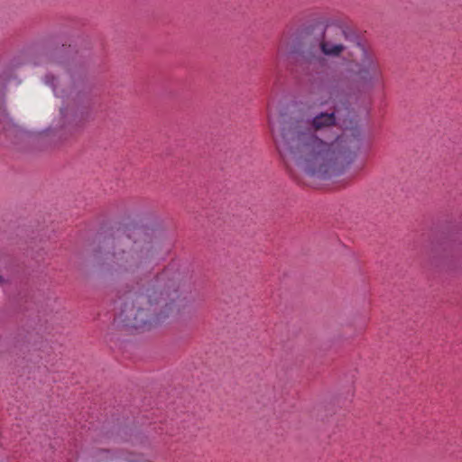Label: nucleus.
Wrapping results in <instances>:
<instances>
[{"instance_id":"f257e3e1","label":"nucleus","mask_w":462,"mask_h":462,"mask_svg":"<svg viewBox=\"0 0 462 462\" xmlns=\"http://www.w3.org/2000/svg\"><path fill=\"white\" fill-rule=\"evenodd\" d=\"M194 300L191 276L167 268L156 275L145 295L135 293L124 302L117 322L128 330H148L170 317L186 313Z\"/></svg>"},{"instance_id":"6e6552de","label":"nucleus","mask_w":462,"mask_h":462,"mask_svg":"<svg viewBox=\"0 0 462 462\" xmlns=\"http://www.w3.org/2000/svg\"><path fill=\"white\" fill-rule=\"evenodd\" d=\"M5 283L4 277L0 274V285H3Z\"/></svg>"},{"instance_id":"20e7f679","label":"nucleus","mask_w":462,"mask_h":462,"mask_svg":"<svg viewBox=\"0 0 462 462\" xmlns=\"http://www.w3.org/2000/svg\"><path fill=\"white\" fill-rule=\"evenodd\" d=\"M362 53L356 62V76L358 83L365 88H373L383 82V69L377 55L361 43Z\"/></svg>"},{"instance_id":"0eeeda50","label":"nucleus","mask_w":462,"mask_h":462,"mask_svg":"<svg viewBox=\"0 0 462 462\" xmlns=\"http://www.w3.org/2000/svg\"><path fill=\"white\" fill-rule=\"evenodd\" d=\"M14 126L5 109L0 107V131H9Z\"/></svg>"},{"instance_id":"f03ea898","label":"nucleus","mask_w":462,"mask_h":462,"mask_svg":"<svg viewBox=\"0 0 462 462\" xmlns=\"http://www.w3.org/2000/svg\"><path fill=\"white\" fill-rule=\"evenodd\" d=\"M337 125L334 111L311 116L305 109L293 112L282 137L296 166L305 174L324 178L336 171L339 161L346 158L342 139L328 141L319 133Z\"/></svg>"},{"instance_id":"39448f33","label":"nucleus","mask_w":462,"mask_h":462,"mask_svg":"<svg viewBox=\"0 0 462 462\" xmlns=\"http://www.w3.org/2000/svg\"><path fill=\"white\" fill-rule=\"evenodd\" d=\"M113 257L118 273L134 274L145 267L149 261L150 254L148 250L127 254L125 251H115Z\"/></svg>"},{"instance_id":"423d86ee","label":"nucleus","mask_w":462,"mask_h":462,"mask_svg":"<svg viewBox=\"0 0 462 462\" xmlns=\"http://www.w3.org/2000/svg\"><path fill=\"white\" fill-rule=\"evenodd\" d=\"M44 80L45 83L52 88L55 96L58 97L63 98L67 97L70 91L69 78L67 76L55 77L54 75L48 74L45 76Z\"/></svg>"},{"instance_id":"7ed1b4c3","label":"nucleus","mask_w":462,"mask_h":462,"mask_svg":"<svg viewBox=\"0 0 462 462\" xmlns=\"http://www.w3.org/2000/svg\"><path fill=\"white\" fill-rule=\"evenodd\" d=\"M302 56L310 65L325 62L324 56L338 58L350 45L361 46L354 30L343 25H328L320 36L306 35L302 39Z\"/></svg>"}]
</instances>
